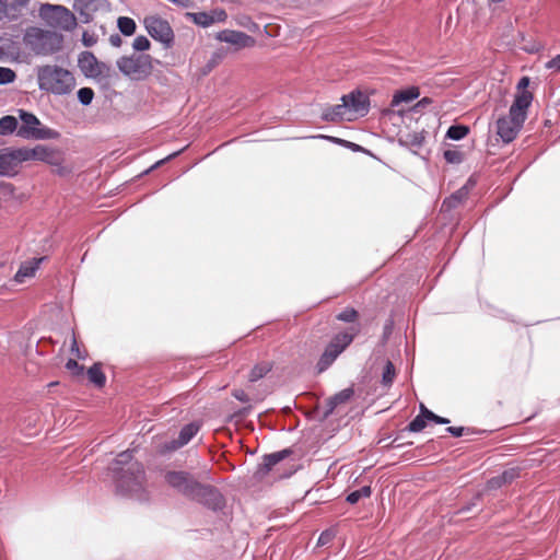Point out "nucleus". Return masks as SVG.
<instances>
[{"label":"nucleus","mask_w":560,"mask_h":560,"mask_svg":"<svg viewBox=\"0 0 560 560\" xmlns=\"http://www.w3.org/2000/svg\"><path fill=\"white\" fill-rule=\"evenodd\" d=\"M369 112V98L360 91H353L341 97V103L326 108L322 118L325 121H351Z\"/></svg>","instance_id":"obj_3"},{"label":"nucleus","mask_w":560,"mask_h":560,"mask_svg":"<svg viewBox=\"0 0 560 560\" xmlns=\"http://www.w3.org/2000/svg\"><path fill=\"white\" fill-rule=\"evenodd\" d=\"M39 16L52 28L72 31L77 26L75 15L66 7L57 4H43Z\"/></svg>","instance_id":"obj_6"},{"label":"nucleus","mask_w":560,"mask_h":560,"mask_svg":"<svg viewBox=\"0 0 560 560\" xmlns=\"http://www.w3.org/2000/svg\"><path fill=\"white\" fill-rule=\"evenodd\" d=\"M21 126L18 129V136L23 139L51 140L59 137V132L44 126L40 120L32 113L19 109Z\"/></svg>","instance_id":"obj_5"},{"label":"nucleus","mask_w":560,"mask_h":560,"mask_svg":"<svg viewBox=\"0 0 560 560\" xmlns=\"http://www.w3.org/2000/svg\"><path fill=\"white\" fill-rule=\"evenodd\" d=\"M546 67L548 69H555L557 71H560V55L556 56L555 58H552L551 60H549L547 63H546Z\"/></svg>","instance_id":"obj_45"},{"label":"nucleus","mask_w":560,"mask_h":560,"mask_svg":"<svg viewBox=\"0 0 560 560\" xmlns=\"http://www.w3.org/2000/svg\"><path fill=\"white\" fill-rule=\"evenodd\" d=\"M443 155L448 163L458 164L463 161V153L457 150H445Z\"/></svg>","instance_id":"obj_39"},{"label":"nucleus","mask_w":560,"mask_h":560,"mask_svg":"<svg viewBox=\"0 0 560 560\" xmlns=\"http://www.w3.org/2000/svg\"><path fill=\"white\" fill-rule=\"evenodd\" d=\"M419 95L420 91L417 86H410L405 90H399L394 94L390 106L397 107L401 103H410L411 101L418 98Z\"/></svg>","instance_id":"obj_21"},{"label":"nucleus","mask_w":560,"mask_h":560,"mask_svg":"<svg viewBox=\"0 0 560 560\" xmlns=\"http://www.w3.org/2000/svg\"><path fill=\"white\" fill-rule=\"evenodd\" d=\"M89 380L96 386L102 387L105 385L106 377L102 372L100 364H94L88 370Z\"/></svg>","instance_id":"obj_27"},{"label":"nucleus","mask_w":560,"mask_h":560,"mask_svg":"<svg viewBox=\"0 0 560 560\" xmlns=\"http://www.w3.org/2000/svg\"><path fill=\"white\" fill-rule=\"evenodd\" d=\"M4 2L9 3V9L12 13H18L21 15V10L25 8L30 0H4Z\"/></svg>","instance_id":"obj_37"},{"label":"nucleus","mask_w":560,"mask_h":560,"mask_svg":"<svg viewBox=\"0 0 560 560\" xmlns=\"http://www.w3.org/2000/svg\"><path fill=\"white\" fill-rule=\"evenodd\" d=\"M109 471L116 483V489L124 495H130L139 501H145L143 466L132 460V452H121L109 466Z\"/></svg>","instance_id":"obj_1"},{"label":"nucleus","mask_w":560,"mask_h":560,"mask_svg":"<svg viewBox=\"0 0 560 560\" xmlns=\"http://www.w3.org/2000/svg\"><path fill=\"white\" fill-rule=\"evenodd\" d=\"M353 395V389L351 388H346L341 392H339L338 394H336L335 396L330 397L327 401V410L325 411V417L329 416L330 413H332V411L335 410V408L340 405V404H343L346 401H348Z\"/></svg>","instance_id":"obj_22"},{"label":"nucleus","mask_w":560,"mask_h":560,"mask_svg":"<svg viewBox=\"0 0 560 560\" xmlns=\"http://www.w3.org/2000/svg\"><path fill=\"white\" fill-rule=\"evenodd\" d=\"M217 62H218L217 59L213 58L211 63H209V66H208V71L212 70V68L217 65Z\"/></svg>","instance_id":"obj_54"},{"label":"nucleus","mask_w":560,"mask_h":560,"mask_svg":"<svg viewBox=\"0 0 560 560\" xmlns=\"http://www.w3.org/2000/svg\"><path fill=\"white\" fill-rule=\"evenodd\" d=\"M395 376H396V371H395L394 364L390 361H386L384 370H383V374H382V384L384 386L389 387L393 384Z\"/></svg>","instance_id":"obj_31"},{"label":"nucleus","mask_w":560,"mask_h":560,"mask_svg":"<svg viewBox=\"0 0 560 560\" xmlns=\"http://www.w3.org/2000/svg\"><path fill=\"white\" fill-rule=\"evenodd\" d=\"M469 132V128L464 125H454L451 126L446 132V137L452 140H462Z\"/></svg>","instance_id":"obj_30"},{"label":"nucleus","mask_w":560,"mask_h":560,"mask_svg":"<svg viewBox=\"0 0 560 560\" xmlns=\"http://www.w3.org/2000/svg\"><path fill=\"white\" fill-rule=\"evenodd\" d=\"M135 50L144 51L150 48V40L145 36H138L132 43Z\"/></svg>","instance_id":"obj_40"},{"label":"nucleus","mask_w":560,"mask_h":560,"mask_svg":"<svg viewBox=\"0 0 560 560\" xmlns=\"http://www.w3.org/2000/svg\"><path fill=\"white\" fill-rule=\"evenodd\" d=\"M523 122L512 116L502 117L497 121V132L504 142H511L521 130Z\"/></svg>","instance_id":"obj_15"},{"label":"nucleus","mask_w":560,"mask_h":560,"mask_svg":"<svg viewBox=\"0 0 560 560\" xmlns=\"http://www.w3.org/2000/svg\"><path fill=\"white\" fill-rule=\"evenodd\" d=\"M82 43L85 47H92L96 43V37L94 34L84 32L82 35Z\"/></svg>","instance_id":"obj_42"},{"label":"nucleus","mask_w":560,"mask_h":560,"mask_svg":"<svg viewBox=\"0 0 560 560\" xmlns=\"http://www.w3.org/2000/svg\"><path fill=\"white\" fill-rule=\"evenodd\" d=\"M446 431H447L448 433H451L452 435H454V436H457V438H458V436H462V435H463L464 428H462V427H448V428L446 429Z\"/></svg>","instance_id":"obj_48"},{"label":"nucleus","mask_w":560,"mask_h":560,"mask_svg":"<svg viewBox=\"0 0 560 560\" xmlns=\"http://www.w3.org/2000/svg\"><path fill=\"white\" fill-rule=\"evenodd\" d=\"M358 316V313L353 308H346L341 313L337 315V318L341 322L351 323L353 322Z\"/></svg>","instance_id":"obj_41"},{"label":"nucleus","mask_w":560,"mask_h":560,"mask_svg":"<svg viewBox=\"0 0 560 560\" xmlns=\"http://www.w3.org/2000/svg\"><path fill=\"white\" fill-rule=\"evenodd\" d=\"M186 15L194 23H196L197 25L203 26V27L210 26L215 21V19L212 15H210L206 12H198V13L189 12Z\"/></svg>","instance_id":"obj_26"},{"label":"nucleus","mask_w":560,"mask_h":560,"mask_svg":"<svg viewBox=\"0 0 560 560\" xmlns=\"http://www.w3.org/2000/svg\"><path fill=\"white\" fill-rule=\"evenodd\" d=\"M491 3H501L503 2L504 0H489Z\"/></svg>","instance_id":"obj_56"},{"label":"nucleus","mask_w":560,"mask_h":560,"mask_svg":"<svg viewBox=\"0 0 560 560\" xmlns=\"http://www.w3.org/2000/svg\"><path fill=\"white\" fill-rule=\"evenodd\" d=\"M332 537H334V534L329 530H326L320 534V536L318 538V544L322 546L327 545L331 541Z\"/></svg>","instance_id":"obj_44"},{"label":"nucleus","mask_w":560,"mask_h":560,"mask_svg":"<svg viewBox=\"0 0 560 560\" xmlns=\"http://www.w3.org/2000/svg\"><path fill=\"white\" fill-rule=\"evenodd\" d=\"M15 79V72L10 68L0 67V84H8Z\"/></svg>","instance_id":"obj_38"},{"label":"nucleus","mask_w":560,"mask_h":560,"mask_svg":"<svg viewBox=\"0 0 560 560\" xmlns=\"http://www.w3.org/2000/svg\"><path fill=\"white\" fill-rule=\"evenodd\" d=\"M66 368H67L68 370H74V369L79 368V364H78V362H77L75 360L70 359V360H68V362L66 363Z\"/></svg>","instance_id":"obj_51"},{"label":"nucleus","mask_w":560,"mask_h":560,"mask_svg":"<svg viewBox=\"0 0 560 560\" xmlns=\"http://www.w3.org/2000/svg\"><path fill=\"white\" fill-rule=\"evenodd\" d=\"M78 62L80 70L88 78L105 79L109 77V66L98 61L96 57L90 51L82 52Z\"/></svg>","instance_id":"obj_10"},{"label":"nucleus","mask_w":560,"mask_h":560,"mask_svg":"<svg viewBox=\"0 0 560 560\" xmlns=\"http://www.w3.org/2000/svg\"><path fill=\"white\" fill-rule=\"evenodd\" d=\"M43 260L44 258H35L31 261L23 262L16 271L14 280L22 283L26 278H32Z\"/></svg>","instance_id":"obj_20"},{"label":"nucleus","mask_w":560,"mask_h":560,"mask_svg":"<svg viewBox=\"0 0 560 560\" xmlns=\"http://www.w3.org/2000/svg\"><path fill=\"white\" fill-rule=\"evenodd\" d=\"M62 39V35L39 27H30L24 35L25 45L36 55L43 56L58 51Z\"/></svg>","instance_id":"obj_4"},{"label":"nucleus","mask_w":560,"mask_h":560,"mask_svg":"<svg viewBox=\"0 0 560 560\" xmlns=\"http://www.w3.org/2000/svg\"><path fill=\"white\" fill-rule=\"evenodd\" d=\"M164 161L165 160H161V161L156 162L151 168H155V167L160 166L161 164L164 163Z\"/></svg>","instance_id":"obj_55"},{"label":"nucleus","mask_w":560,"mask_h":560,"mask_svg":"<svg viewBox=\"0 0 560 560\" xmlns=\"http://www.w3.org/2000/svg\"><path fill=\"white\" fill-rule=\"evenodd\" d=\"M7 191H11L10 185H5V184L0 185V192L5 194Z\"/></svg>","instance_id":"obj_53"},{"label":"nucleus","mask_w":560,"mask_h":560,"mask_svg":"<svg viewBox=\"0 0 560 560\" xmlns=\"http://www.w3.org/2000/svg\"><path fill=\"white\" fill-rule=\"evenodd\" d=\"M21 163L19 149L5 148L0 150V176L14 175Z\"/></svg>","instance_id":"obj_14"},{"label":"nucleus","mask_w":560,"mask_h":560,"mask_svg":"<svg viewBox=\"0 0 560 560\" xmlns=\"http://www.w3.org/2000/svg\"><path fill=\"white\" fill-rule=\"evenodd\" d=\"M117 26H118L119 31L121 32V34H124L126 36L132 35L136 31L135 21L127 16L118 18Z\"/></svg>","instance_id":"obj_28"},{"label":"nucleus","mask_w":560,"mask_h":560,"mask_svg":"<svg viewBox=\"0 0 560 560\" xmlns=\"http://www.w3.org/2000/svg\"><path fill=\"white\" fill-rule=\"evenodd\" d=\"M191 500L197 501L213 511H221L225 506V499L222 493L209 485L201 483L200 489H198L196 495L192 497Z\"/></svg>","instance_id":"obj_12"},{"label":"nucleus","mask_w":560,"mask_h":560,"mask_svg":"<svg viewBox=\"0 0 560 560\" xmlns=\"http://www.w3.org/2000/svg\"><path fill=\"white\" fill-rule=\"evenodd\" d=\"M4 19L14 21V20L19 19V14L12 13L9 9V3L4 2V0H0V21H2Z\"/></svg>","instance_id":"obj_35"},{"label":"nucleus","mask_w":560,"mask_h":560,"mask_svg":"<svg viewBox=\"0 0 560 560\" xmlns=\"http://www.w3.org/2000/svg\"><path fill=\"white\" fill-rule=\"evenodd\" d=\"M19 122L14 116L7 115L0 119V136H9L14 131L18 132Z\"/></svg>","instance_id":"obj_24"},{"label":"nucleus","mask_w":560,"mask_h":560,"mask_svg":"<svg viewBox=\"0 0 560 560\" xmlns=\"http://www.w3.org/2000/svg\"><path fill=\"white\" fill-rule=\"evenodd\" d=\"M94 92L91 88H81L78 91V98L82 105H90L93 101Z\"/></svg>","instance_id":"obj_34"},{"label":"nucleus","mask_w":560,"mask_h":560,"mask_svg":"<svg viewBox=\"0 0 560 560\" xmlns=\"http://www.w3.org/2000/svg\"><path fill=\"white\" fill-rule=\"evenodd\" d=\"M144 26L152 38L170 46L174 39V33L167 21L158 16H147Z\"/></svg>","instance_id":"obj_11"},{"label":"nucleus","mask_w":560,"mask_h":560,"mask_svg":"<svg viewBox=\"0 0 560 560\" xmlns=\"http://www.w3.org/2000/svg\"><path fill=\"white\" fill-rule=\"evenodd\" d=\"M176 154H177V153L171 154V155H168L165 160H170V159H172L173 156H175Z\"/></svg>","instance_id":"obj_57"},{"label":"nucleus","mask_w":560,"mask_h":560,"mask_svg":"<svg viewBox=\"0 0 560 560\" xmlns=\"http://www.w3.org/2000/svg\"><path fill=\"white\" fill-rule=\"evenodd\" d=\"M518 477L517 468H510L504 470L500 476L492 478L489 481L491 488L501 487L502 485L512 482L515 478Z\"/></svg>","instance_id":"obj_23"},{"label":"nucleus","mask_w":560,"mask_h":560,"mask_svg":"<svg viewBox=\"0 0 560 560\" xmlns=\"http://www.w3.org/2000/svg\"><path fill=\"white\" fill-rule=\"evenodd\" d=\"M217 14H218V20L219 21H224L225 18H226V13L223 10H220L219 12H217Z\"/></svg>","instance_id":"obj_52"},{"label":"nucleus","mask_w":560,"mask_h":560,"mask_svg":"<svg viewBox=\"0 0 560 560\" xmlns=\"http://www.w3.org/2000/svg\"><path fill=\"white\" fill-rule=\"evenodd\" d=\"M430 104H432V98L430 97H423L421 98L415 106H413V110L415 112H420L422 110L423 108L428 107Z\"/></svg>","instance_id":"obj_43"},{"label":"nucleus","mask_w":560,"mask_h":560,"mask_svg":"<svg viewBox=\"0 0 560 560\" xmlns=\"http://www.w3.org/2000/svg\"><path fill=\"white\" fill-rule=\"evenodd\" d=\"M217 39L236 46L237 48L252 47L255 39L246 33L224 30L217 34Z\"/></svg>","instance_id":"obj_16"},{"label":"nucleus","mask_w":560,"mask_h":560,"mask_svg":"<svg viewBox=\"0 0 560 560\" xmlns=\"http://www.w3.org/2000/svg\"><path fill=\"white\" fill-rule=\"evenodd\" d=\"M118 69L133 79H141L151 71V58L149 55L121 57L117 61Z\"/></svg>","instance_id":"obj_9"},{"label":"nucleus","mask_w":560,"mask_h":560,"mask_svg":"<svg viewBox=\"0 0 560 560\" xmlns=\"http://www.w3.org/2000/svg\"><path fill=\"white\" fill-rule=\"evenodd\" d=\"M427 423H425V418L422 416V413L420 412L419 416H417L409 424H408V430L410 432H420L422 431L424 428H425Z\"/></svg>","instance_id":"obj_36"},{"label":"nucleus","mask_w":560,"mask_h":560,"mask_svg":"<svg viewBox=\"0 0 560 560\" xmlns=\"http://www.w3.org/2000/svg\"><path fill=\"white\" fill-rule=\"evenodd\" d=\"M121 38L119 35L115 34V35H110L109 37V43L112 44V46L114 47H119L121 45Z\"/></svg>","instance_id":"obj_49"},{"label":"nucleus","mask_w":560,"mask_h":560,"mask_svg":"<svg viewBox=\"0 0 560 560\" xmlns=\"http://www.w3.org/2000/svg\"><path fill=\"white\" fill-rule=\"evenodd\" d=\"M420 411H421L422 416L425 418V420H431L439 424L450 423V420L447 418H443V417L435 415L434 412L429 410L423 404L420 405Z\"/></svg>","instance_id":"obj_33"},{"label":"nucleus","mask_w":560,"mask_h":560,"mask_svg":"<svg viewBox=\"0 0 560 560\" xmlns=\"http://www.w3.org/2000/svg\"><path fill=\"white\" fill-rule=\"evenodd\" d=\"M164 480L170 488L190 500L196 495L201 485L191 474L183 470L166 471Z\"/></svg>","instance_id":"obj_7"},{"label":"nucleus","mask_w":560,"mask_h":560,"mask_svg":"<svg viewBox=\"0 0 560 560\" xmlns=\"http://www.w3.org/2000/svg\"><path fill=\"white\" fill-rule=\"evenodd\" d=\"M271 370V364L269 362H262L255 365L249 374V381L256 382L264 377Z\"/></svg>","instance_id":"obj_29"},{"label":"nucleus","mask_w":560,"mask_h":560,"mask_svg":"<svg viewBox=\"0 0 560 560\" xmlns=\"http://www.w3.org/2000/svg\"><path fill=\"white\" fill-rule=\"evenodd\" d=\"M371 495V488L368 486L362 487L348 494L347 501L351 504L358 503L362 498H369Z\"/></svg>","instance_id":"obj_32"},{"label":"nucleus","mask_w":560,"mask_h":560,"mask_svg":"<svg viewBox=\"0 0 560 560\" xmlns=\"http://www.w3.org/2000/svg\"><path fill=\"white\" fill-rule=\"evenodd\" d=\"M36 78L40 91L55 95L69 94L75 86L73 74L57 65L37 67Z\"/></svg>","instance_id":"obj_2"},{"label":"nucleus","mask_w":560,"mask_h":560,"mask_svg":"<svg viewBox=\"0 0 560 560\" xmlns=\"http://www.w3.org/2000/svg\"><path fill=\"white\" fill-rule=\"evenodd\" d=\"M199 431V425L197 423H189L185 425L180 432L177 440H174L167 446V450L175 451L184 445H186Z\"/></svg>","instance_id":"obj_19"},{"label":"nucleus","mask_w":560,"mask_h":560,"mask_svg":"<svg viewBox=\"0 0 560 560\" xmlns=\"http://www.w3.org/2000/svg\"><path fill=\"white\" fill-rule=\"evenodd\" d=\"M468 195V190L466 187H463L458 189L456 192H454L450 198L445 199L442 209H451L457 207L464 199H466Z\"/></svg>","instance_id":"obj_25"},{"label":"nucleus","mask_w":560,"mask_h":560,"mask_svg":"<svg viewBox=\"0 0 560 560\" xmlns=\"http://www.w3.org/2000/svg\"><path fill=\"white\" fill-rule=\"evenodd\" d=\"M529 84V79L527 77H523L517 84L518 90L526 91L525 89Z\"/></svg>","instance_id":"obj_50"},{"label":"nucleus","mask_w":560,"mask_h":560,"mask_svg":"<svg viewBox=\"0 0 560 560\" xmlns=\"http://www.w3.org/2000/svg\"><path fill=\"white\" fill-rule=\"evenodd\" d=\"M233 395L240 401L247 402L249 400L247 394L242 389L235 390Z\"/></svg>","instance_id":"obj_47"},{"label":"nucleus","mask_w":560,"mask_h":560,"mask_svg":"<svg viewBox=\"0 0 560 560\" xmlns=\"http://www.w3.org/2000/svg\"><path fill=\"white\" fill-rule=\"evenodd\" d=\"M290 453H291V451L283 450L281 452L266 455L264 457V462L259 465V467L257 469V472H256L257 476L259 478L265 477L272 469L273 466H276L282 459H284L287 456H289Z\"/></svg>","instance_id":"obj_18"},{"label":"nucleus","mask_w":560,"mask_h":560,"mask_svg":"<svg viewBox=\"0 0 560 560\" xmlns=\"http://www.w3.org/2000/svg\"><path fill=\"white\" fill-rule=\"evenodd\" d=\"M19 150L22 162L42 161L48 164H56L58 161L56 150L47 145L37 144L34 148H19Z\"/></svg>","instance_id":"obj_13"},{"label":"nucleus","mask_w":560,"mask_h":560,"mask_svg":"<svg viewBox=\"0 0 560 560\" xmlns=\"http://www.w3.org/2000/svg\"><path fill=\"white\" fill-rule=\"evenodd\" d=\"M532 101H533L532 93H529L528 91H521L516 95V97L510 108L509 115L514 117V119H517V120L524 122L526 119V110H527L528 106L532 104Z\"/></svg>","instance_id":"obj_17"},{"label":"nucleus","mask_w":560,"mask_h":560,"mask_svg":"<svg viewBox=\"0 0 560 560\" xmlns=\"http://www.w3.org/2000/svg\"><path fill=\"white\" fill-rule=\"evenodd\" d=\"M354 332H341L332 338L322 354L317 368L319 372L325 371L336 358L352 342Z\"/></svg>","instance_id":"obj_8"},{"label":"nucleus","mask_w":560,"mask_h":560,"mask_svg":"<svg viewBox=\"0 0 560 560\" xmlns=\"http://www.w3.org/2000/svg\"><path fill=\"white\" fill-rule=\"evenodd\" d=\"M70 350H71L72 354H74L78 359H83L74 335L72 336L71 349Z\"/></svg>","instance_id":"obj_46"}]
</instances>
